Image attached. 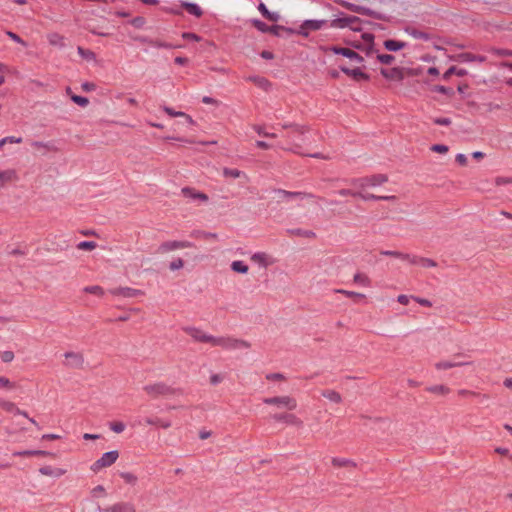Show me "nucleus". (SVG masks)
<instances>
[{
	"mask_svg": "<svg viewBox=\"0 0 512 512\" xmlns=\"http://www.w3.org/2000/svg\"><path fill=\"white\" fill-rule=\"evenodd\" d=\"M362 22L363 20L357 16L339 12V16L330 22V27L339 29L349 27L354 32H362L364 29Z\"/></svg>",
	"mask_w": 512,
	"mask_h": 512,
	"instance_id": "1",
	"label": "nucleus"
},
{
	"mask_svg": "<svg viewBox=\"0 0 512 512\" xmlns=\"http://www.w3.org/2000/svg\"><path fill=\"white\" fill-rule=\"evenodd\" d=\"M335 2L337 4H339L341 7L345 8L353 13H357V14L364 15V16H369L373 19L381 20V21H389L390 20V16H388L384 13L372 10L369 7L357 5V4H354V3H351V2H348L345 0H336Z\"/></svg>",
	"mask_w": 512,
	"mask_h": 512,
	"instance_id": "2",
	"label": "nucleus"
},
{
	"mask_svg": "<svg viewBox=\"0 0 512 512\" xmlns=\"http://www.w3.org/2000/svg\"><path fill=\"white\" fill-rule=\"evenodd\" d=\"M143 390L152 398H157L159 396H171L182 392L181 389L173 388L164 382L145 385Z\"/></svg>",
	"mask_w": 512,
	"mask_h": 512,
	"instance_id": "3",
	"label": "nucleus"
},
{
	"mask_svg": "<svg viewBox=\"0 0 512 512\" xmlns=\"http://www.w3.org/2000/svg\"><path fill=\"white\" fill-rule=\"evenodd\" d=\"M388 181V176L386 174H374L371 176H365L360 178H353L350 180V184L359 187L365 188L368 186H379Z\"/></svg>",
	"mask_w": 512,
	"mask_h": 512,
	"instance_id": "4",
	"label": "nucleus"
},
{
	"mask_svg": "<svg viewBox=\"0 0 512 512\" xmlns=\"http://www.w3.org/2000/svg\"><path fill=\"white\" fill-rule=\"evenodd\" d=\"M321 50H323L324 52H332L336 55L344 56V57H346L352 61H355L357 63L364 62V58L358 52H356L352 49H349V48L341 47L338 45H331V46H325V47L322 46Z\"/></svg>",
	"mask_w": 512,
	"mask_h": 512,
	"instance_id": "5",
	"label": "nucleus"
},
{
	"mask_svg": "<svg viewBox=\"0 0 512 512\" xmlns=\"http://www.w3.org/2000/svg\"><path fill=\"white\" fill-rule=\"evenodd\" d=\"M326 24L327 20L307 19L302 22L299 29H296L294 34L307 38L309 36V31L320 30Z\"/></svg>",
	"mask_w": 512,
	"mask_h": 512,
	"instance_id": "6",
	"label": "nucleus"
},
{
	"mask_svg": "<svg viewBox=\"0 0 512 512\" xmlns=\"http://www.w3.org/2000/svg\"><path fill=\"white\" fill-rule=\"evenodd\" d=\"M118 457H119V453L117 450L105 452L104 454H102V456L98 460H96L92 464L91 470H93L94 472H98L102 468L109 467L116 462Z\"/></svg>",
	"mask_w": 512,
	"mask_h": 512,
	"instance_id": "7",
	"label": "nucleus"
},
{
	"mask_svg": "<svg viewBox=\"0 0 512 512\" xmlns=\"http://www.w3.org/2000/svg\"><path fill=\"white\" fill-rule=\"evenodd\" d=\"M263 403L267 405H276L278 407H285L288 410H294L297 407V402L290 396H275L263 399Z\"/></svg>",
	"mask_w": 512,
	"mask_h": 512,
	"instance_id": "8",
	"label": "nucleus"
},
{
	"mask_svg": "<svg viewBox=\"0 0 512 512\" xmlns=\"http://www.w3.org/2000/svg\"><path fill=\"white\" fill-rule=\"evenodd\" d=\"M339 69L355 82H369L371 79L370 75L364 72L361 67L349 68L345 65H340Z\"/></svg>",
	"mask_w": 512,
	"mask_h": 512,
	"instance_id": "9",
	"label": "nucleus"
},
{
	"mask_svg": "<svg viewBox=\"0 0 512 512\" xmlns=\"http://www.w3.org/2000/svg\"><path fill=\"white\" fill-rule=\"evenodd\" d=\"M98 512H137L136 506L134 503L130 501H120L116 502L111 506L106 508H102L99 504H97Z\"/></svg>",
	"mask_w": 512,
	"mask_h": 512,
	"instance_id": "10",
	"label": "nucleus"
},
{
	"mask_svg": "<svg viewBox=\"0 0 512 512\" xmlns=\"http://www.w3.org/2000/svg\"><path fill=\"white\" fill-rule=\"evenodd\" d=\"M194 246H195L194 243H192L190 241H178V240L165 241V242L161 243L160 246L158 247V252L159 253H167L169 251H173L176 249L192 248Z\"/></svg>",
	"mask_w": 512,
	"mask_h": 512,
	"instance_id": "11",
	"label": "nucleus"
},
{
	"mask_svg": "<svg viewBox=\"0 0 512 512\" xmlns=\"http://www.w3.org/2000/svg\"><path fill=\"white\" fill-rule=\"evenodd\" d=\"M380 74L389 81L402 82L405 78L404 67L380 68Z\"/></svg>",
	"mask_w": 512,
	"mask_h": 512,
	"instance_id": "12",
	"label": "nucleus"
},
{
	"mask_svg": "<svg viewBox=\"0 0 512 512\" xmlns=\"http://www.w3.org/2000/svg\"><path fill=\"white\" fill-rule=\"evenodd\" d=\"M275 193L278 194L279 199L281 200H291V199H305V198H313L314 195L307 192L301 191H287L284 189H276Z\"/></svg>",
	"mask_w": 512,
	"mask_h": 512,
	"instance_id": "13",
	"label": "nucleus"
},
{
	"mask_svg": "<svg viewBox=\"0 0 512 512\" xmlns=\"http://www.w3.org/2000/svg\"><path fill=\"white\" fill-rule=\"evenodd\" d=\"M451 59L453 61H457V62H461V63L475 62V61L483 63L486 61L487 58H486V56L480 55V54H473L470 52H462V53L452 56Z\"/></svg>",
	"mask_w": 512,
	"mask_h": 512,
	"instance_id": "14",
	"label": "nucleus"
},
{
	"mask_svg": "<svg viewBox=\"0 0 512 512\" xmlns=\"http://www.w3.org/2000/svg\"><path fill=\"white\" fill-rule=\"evenodd\" d=\"M110 292L112 295L122 296L124 298H134V297H138V296H141L144 294V292L142 290L134 289V288H130V287H118V288L112 289Z\"/></svg>",
	"mask_w": 512,
	"mask_h": 512,
	"instance_id": "15",
	"label": "nucleus"
},
{
	"mask_svg": "<svg viewBox=\"0 0 512 512\" xmlns=\"http://www.w3.org/2000/svg\"><path fill=\"white\" fill-rule=\"evenodd\" d=\"M183 331L190 335L195 341L201 342V343H209L210 335L202 332V330L196 328V327H184Z\"/></svg>",
	"mask_w": 512,
	"mask_h": 512,
	"instance_id": "16",
	"label": "nucleus"
},
{
	"mask_svg": "<svg viewBox=\"0 0 512 512\" xmlns=\"http://www.w3.org/2000/svg\"><path fill=\"white\" fill-rule=\"evenodd\" d=\"M181 193L184 197L190 198L192 200H199L202 202H207L209 200V197L207 194H205L201 191H197L196 189H194L192 187L187 186V187L182 188Z\"/></svg>",
	"mask_w": 512,
	"mask_h": 512,
	"instance_id": "17",
	"label": "nucleus"
},
{
	"mask_svg": "<svg viewBox=\"0 0 512 512\" xmlns=\"http://www.w3.org/2000/svg\"><path fill=\"white\" fill-rule=\"evenodd\" d=\"M273 420L276 422H283L289 425H300L302 424L301 420L296 417L294 414L290 413H276L271 416Z\"/></svg>",
	"mask_w": 512,
	"mask_h": 512,
	"instance_id": "18",
	"label": "nucleus"
},
{
	"mask_svg": "<svg viewBox=\"0 0 512 512\" xmlns=\"http://www.w3.org/2000/svg\"><path fill=\"white\" fill-rule=\"evenodd\" d=\"M181 8L186 10L190 15H193L196 18H200L203 16V10L202 8L194 3V2H188V1H182L181 2Z\"/></svg>",
	"mask_w": 512,
	"mask_h": 512,
	"instance_id": "19",
	"label": "nucleus"
},
{
	"mask_svg": "<svg viewBox=\"0 0 512 512\" xmlns=\"http://www.w3.org/2000/svg\"><path fill=\"white\" fill-rule=\"evenodd\" d=\"M383 46L387 51L397 52L404 49L407 43L396 39H386L383 42Z\"/></svg>",
	"mask_w": 512,
	"mask_h": 512,
	"instance_id": "20",
	"label": "nucleus"
},
{
	"mask_svg": "<svg viewBox=\"0 0 512 512\" xmlns=\"http://www.w3.org/2000/svg\"><path fill=\"white\" fill-rule=\"evenodd\" d=\"M251 344L242 339H236L232 337H228L226 348L228 350H236V349H248Z\"/></svg>",
	"mask_w": 512,
	"mask_h": 512,
	"instance_id": "21",
	"label": "nucleus"
},
{
	"mask_svg": "<svg viewBox=\"0 0 512 512\" xmlns=\"http://www.w3.org/2000/svg\"><path fill=\"white\" fill-rule=\"evenodd\" d=\"M64 356L68 360L67 365L71 367L80 368L83 365L84 359L79 353L66 352Z\"/></svg>",
	"mask_w": 512,
	"mask_h": 512,
	"instance_id": "22",
	"label": "nucleus"
},
{
	"mask_svg": "<svg viewBox=\"0 0 512 512\" xmlns=\"http://www.w3.org/2000/svg\"><path fill=\"white\" fill-rule=\"evenodd\" d=\"M13 456L15 457H30V456H54L52 452L45 451V450H22V451H16L13 453Z\"/></svg>",
	"mask_w": 512,
	"mask_h": 512,
	"instance_id": "23",
	"label": "nucleus"
},
{
	"mask_svg": "<svg viewBox=\"0 0 512 512\" xmlns=\"http://www.w3.org/2000/svg\"><path fill=\"white\" fill-rule=\"evenodd\" d=\"M281 31L287 33L288 35H292L296 32V29L291 28V27H286L283 25L274 24V25L269 26L267 33H270L277 37H281V33H280Z\"/></svg>",
	"mask_w": 512,
	"mask_h": 512,
	"instance_id": "24",
	"label": "nucleus"
},
{
	"mask_svg": "<svg viewBox=\"0 0 512 512\" xmlns=\"http://www.w3.org/2000/svg\"><path fill=\"white\" fill-rule=\"evenodd\" d=\"M468 74V71L463 68H458L457 66L449 67L444 74L442 75V79L447 81L450 79L452 75H457L458 77H464Z\"/></svg>",
	"mask_w": 512,
	"mask_h": 512,
	"instance_id": "25",
	"label": "nucleus"
},
{
	"mask_svg": "<svg viewBox=\"0 0 512 512\" xmlns=\"http://www.w3.org/2000/svg\"><path fill=\"white\" fill-rule=\"evenodd\" d=\"M286 232L291 236L304 237V238H315L316 233L312 230H305L302 228L287 229Z\"/></svg>",
	"mask_w": 512,
	"mask_h": 512,
	"instance_id": "26",
	"label": "nucleus"
},
{
	"mask_svg": "<svg viewBox=\"0 0 512 512\" xmlns=\"http://www.w3.org/2000/svg\"><path fill=\"white\" fill-rule=\"evenodd\" d=\"M405 31L411 35L413 38L415 39H421V40H424V41H428L431 39V36L429 33L425 32V31H422V30H419L417 28H414V27H407L405 29Z\"/></svg>",
	"mask_w": 512,
	"mask_h": 512,
	"instance_id": "27",
	"label": "nucleus"
},
{
	"mask_svg": "<svg viewBox=\"0 0 512 512\" xmlns=\"http://www.w3.org/2000/svg\"><path fill=\"white\" fill-rule=\"evenodd\" d=\"M145 422L148 425L159 426V427L164 428V429H167V428L171 427V422L169 420H163V419L158 418V417H147L145 419Z\"/></svg>",
	"mask_w": 512,
	"mask_h": 512,
	"instance_id": "28",
	"label": "nucleus"
},
{
	"mask_svg": "<svg viewBox=\"0 0 512 512\" xmlns=\"http://www.w3.org/2000/svg\"><path fill=\"white\" fill-rule=\"evenodd\" d=\"M430 90L432 92H437V93L446 95L449 98H452L455 95V91H454L453 88L447 87V86H444V85H433V86L430 87Z\"/></svg>",
	"mask_w": 512,
	"mask_h": 512,
	"instance_id": "29",
	"label": "nucleus"
},
{
	"mask_svg": "<svg viewBox=\"0 0 512 512\" xmlns=\"http://www.w3.org/2000/svg\"><path fill=\"white\" fill-rule=\"evenodd\" d=\"M39 472L45 476L60 477L64 474V470L60 468H53L52 466H43L39 469Z\"/></svg>",
	"mask_w": 512,
	"mask_h": 512,
	"instance_id": "30",
	"label": "nucleus"
},
{
	"mask_svg": "<svg viewBox=\"0 0 512 512\" xmlns=\"http://www.w3.org/2000/svg\"><path fill=\"white\" fill-rule=\"evenodd\" d=\"M321 395L324 398L330 400L331 402H334V403H337V404L342 401V397H341L340 393H338L335 390H330V389L323 390L321 392Z\"/></svg>",
	"mask_w": 512,
	"mask_h": 512,
	"instance_id": "31",
	"label": "nucleus"
},
{
	"mask_svg": "<svg viewBox=\"0 0 512 512\" xmlns=\"http://www.w3.org/2000/svg\"><path fill=\"white\" fill-rule=\"evenodd\" d=\"M231 270L236 273L246 274L249 266L242 260H235L231 263Z\"/></svg>",
	"mask_w": 512,
	"mask_h": 512,
	"instance_id": "32",
	"label": "nucleus"
},
{
	"mask_svg": "<svg viewBox=\"0 0 512 512\" xmlns=\"http://www.w3.org/2000/svg\"><path fill=\"white\" fill-rule=\"evenodd\" d=\"M331 462L334 467H347V466L356 467L355 462H353L350 459H346V458L334 457V458H332Z\"/></svg>",
	"mask_w": 512,
	"mask_h": 512,
	"instance_id": "33",
	"label": "nucleus"
},
{
	"mask_svg": "<svg viewBox=\"0 0 512 512\" xmlns=\"http://www.w3.org/2000/svg\"><path fill=\"white\" fill-rule=\"evenodd\" d=\"M77 52L84 60L92 61L96 59V54L92 50L86 49L82 46L77 47Z\"/></svg>",
	"mask_w": 512,
	"mask_h": 512,
	"instance_id": "34",
	"label": "nucleus"
},
{
	"mask_svg": "<svg viewBox=\"0 0 512 512\" xmlns=\"http://www.w3.org/2000/svg\"><path fill=\"white\" fill-rule=\"evenodd\" d=\"M49 43L54 46L64 47L65 46V37L58 34V33H52L48 37Z\"/></svg>",
	"mask_w": 512,
	"mask_h": 512,
	"instance_id": "35",
	"label": "nucleus"
},
{
	"mask_svg": "<svg viewBox=\"0 0 512 512\" xmlns=\"http://www.w3.org/2000/svg\"><path fill=\"white\" fill-rule=\"evenodd\" d=\"M283 129H293L294 132L298 134H304L308 131V127L296 123H284L281 125Z\"/></svg>",
	"mask_w": 512,
	"mask_h": 512,
	"instance_id": "36",
	"label": "nucleus"
},
{
	"mask_svg": "<svg viewBox=\"0 0 512 512\" xmlns=\"http://www.w3.org/2000/svg\"><path fill=\"white\" fill-rule=\"evenodd\" d=\"M337 292L342 293L346 295L347 297H350L353 299L355 303H359L360 301H363L366 297L362 293L354 292V291H347V290H337Z\"/></svg>",
	"mask_w": 512,
	"mask_h": 512,
	"instance_id": "37",
	"label": "nucleus"
},
{
	"mask_svg": "<svg viewBox=\"0 0 512 512\" xmlns=\"http://www.w3.org/2000/svg\"><path fill=\"white\" fill-rule=\"evenodd\" d=\"M241 175H245L243 171L235 169V168H228L225 167L223 169V176L226 178H239Z\"/></svg>",
	"mask_w": 512,
	"mask_h": 512,
	"instance_id": "38",
	"label": "nucleus"
},
{
	"mask_svg": "<svg viewBox=\"0 0 512 512\" xmlns=\"http://www.w3.org/2000/svg\"><path fill=\"white\" fill-rule=\"evenodd\" d=\"M353 280L355 283L363 285V286H370V283H371L369 277L366 274L361 273V272H357L354 275Z\"/></svg>",
	"mask_w": 512,
	"mask_h": 512,
	"instance_id": "39",
	"label": "nucleus"
},
{
	"mask_svg": "<svg viewBox=\"0 0 512 512\" xmlns=\"http://www.w3.org/2000/svg\"><path fill=\"white\" fill-rule=\"evenodd\" d=\"M426 390L428 392H431L434 394H441V395H445V394L449 393V391H450L449 387H447L445 385L429 386L426 388Z\"/></svg>",
	"mask_w": 512,
	"mask_h": 512,
	"instance_id": "40",
	"label": "nucleus"
},
{
	"mask_svg": "<svg viewBox=\"0 0 512 512\" xmlns=\"http://www.w3.org/2000/svg\"><path fill=\"white\" fill-rule=\"evenodd\" d=\"M251 24L254 28H256L258 31L262 33H267L269 29V25H267L265 22H263L260 19H251Z\"/></svg>",
	"mask_w": 512,
	"mask_h": 512,
	"instance_id": "41",
	"label": "nucleus"
},
{
	"mask_svg": "<svg viewBox=\"0 0 512 512\" xmlns=\"http://www.w3.org/2000/svg\"><path fill=\"white\" fill-rule=\"evenodd\" d=\"M377 60L384 65H390L395 61V56L392 54H381L377 53Z\"/></svg>",
	"mask_w": 512,
	"mask_h": 512,
	"instance_id": "42",
	"label": "nucleus"
},
{
	"mask_svg": "<svg viewBox=\"0 0 512 512\" xmlns=\"http://www.w3.org/2000/svg\"><path fill=\"white\" fill-rule=\"evenodd\" d=\"M71 101L80 107H86L89 104V99L87 97L76 94L71 95Z\"/></svg>",
	"mask_w": 512,
	"mask_h": 512,
	"instance_id": "43",
	"label": "nucleus"
},
{
	"mask_svg": "<svg viewBox=\"0 0 512 512\" xmlns=\"http://www.w3.org/2000/svg\"><path fill=\"white\" fill-rule=\"evenodd\" d=\"M119 475L125 481V483L130 485H135L138 480L137 476L130 472H120Z\"/></svg>",
	"mask_w": 512,
	"mask_h": 512,
	"instance_id": "44",
	"label": "nucleus"
},
{
	"mask_svg": "<svg viewBox=\"0 0 512 512\" xmlns=\"http://www.w3.org/2000/svg\"><path fill=\"white\" fill-rule=\"evenodd\" d=\"M97 247V243L94 241H81L77 244L79 250L92 251Z\"/></svg>",
	"mask_w": 512,
	"mask_h": 512,
	"instance_id": "45",
	"label": "nucleus"
},
{
	"mask_svg": "<svg viewBox=\"0 0 512 512\" xmlns=\"http://www.w3.org/2000/svg\"><path fill=\"white\" fill-rule=\"evenodd\" d=\"M228 337H215L210 335L209 343H211L213 346H220L222 348H226Z\"/></svg>",
	"mask_w": 512,
	"mask_h": 512,
	"instance_id": "46",
	"label": "nucleus"
},
{
	"mask_svg": "<svg viewBox=\"0 0 512 512\" xmlns=\"http://www.w3.org/2000/svg\"><path fill=\"white\" fill-rule=\"evenodd\" d=\"M461 363H452V361H440L435 364L436 369L438 370H447L454 367H460Z\"/></svg>",
	"mask_w": 512,
	"mask_h": 512,
	"instance_id": "47",
	"label": "nucleus"
},
{
	"mask_svg": "<svg viewBox=\"0 0 512 512\" xmlns=\"http://www.w3.org/2000/svg\"><path fill=\"white\" fill-rule=\"evenodd\" d=\"M255 85H257L258 87L262 88L265 91H268L272 86L271 82L263 76H259V78H256Z\"/></svg>",
	"mask_w": 512,
	"mask_h": 512,
	"instance_id": "48",
	"label": "nucleus"
},
{
	"mask_svg": "<svg viewBox=\"0 0 512 512\" xmlns=\"http://www.w3.org/2000/svg\"><path fill=\"white\" fill-rule=\"evenodd\" d=\"M381 254L385 255V256L399 258V259L409 258V254H405L400 251L384 250V251H381Z\"/></svg>",
	"mask_w": 512,
	"mask_h": 512,
	"instance_id": "49",
	"label": "nucleus"
},
{
	"mask_svg": "<svg viewBox=\"0 0 512 512\" xmlns=\"http://www.w3.org/2000/svg\"><path fill=\"white\" fill-rule=\"evenodd\" d=\"M84 291L97 296H102L104 294L103 288L98 285L87 286L85 287Z\"/></svg>",
	"mask_w": 512,
	"mask_h": 512,
	"instance_id": "50",
	"label": "nucleus"
},
{
	"mask_svg": "<svg viewBox=\"0 0 512 512\" xmlns=\"http://www.w3.org/2000/svg\"><path fill=\"white\" fill-rule=\"evenodd\" d=\"M129 23L133 27L140 29L146 24V19L143 16H136Z\"/></svg>",
	"mask_w": 512,
	"mask_h": 512,
	"instance_id": "51",
	"label": "nucleus"
},
{
	"mask_svg": "<svg viewBox=\"0 0 512 512\" xmlns=\"http://www.w3.org/2000/svg\"><path fill=\"white\" fill-rule=\"evenodd\" d=\"M181 36L184 40L187 41L199 42L202 40V37L194 32H183Z\"/></svg>",
	"mask_w": 512,
	"mask_h": 512,
	"instance_id": "52",
	"label": "nucleus"
},
{
	"mask_svg": "<svg viewBox=\"0 0 512 512\" xmlns=\"http://www.w3.org/2000/svg\"><path fill=\"white\" fill-rule=\"evenodd\" d=\"M193 235H196L197 237H202L204 239H217L218 235L216 233L212 232H206L202 230L194 231Z\"/></svg>",
	"mask_w": 512,
	"mask_h": 512,
	"instance_id": "53",
	"label": "nucleus"
},
{
	"mask_svg": "<svg viewBox=\"0 0 512 512\" xmlns=\"http://www.w3.org/2000/svg\"><path fill=\"white\" fill-rule=\"evenodd\" d=\"M92 497H103L106 496V489L103 485H97L91 490Z\"/></svg>",
	"mask_w": 512,
	"mask_h": 512,
	"instance_id": "54",
	"label": "nucleus"
},
{
	"mask_svg": "<svg viewBox=\"0 0 512 512\" xmlns=\"http://www.w3.org/2000/svg\"><path fill=\"white\" fill-rule=\"evenodd\" d=\"M109 426H110V429L115 433H121L125 429V424L120 421L110 422Z\"/></svg>",
	"mask_w": 512,
	"mask_h": 512,
	"instance_id": "55",
	"label": "nucleus"
},
{
	"mask_svg": "<svg viewBox=\"0 0 512 512\" xmlns=\"http://www.w3.org/2000/svg\"><path fill=\"white\" fill-rule=\"evenodd\" d=\"M363 52L367 57L372 56L375 53H378V49L375 48V44L371 45H365L363 44L362 49L360 50Z\"/></svg>",
	"mask_w": 512,
	"mask_h": 512,
	"instance_id": "56",
	"label": "nucleus"
},
{
	"mask_svg": "<svg viewBox=\"0 0 512 512\" xmlns=\"http://www.w3.org/2000/svg\"><path fill=\"white\" fill-rule=\"evenodd\" d=\"M23 140L21 137L8 136L0 139V148L3 147L6 143H21Z\"/></svg>",
	"mask_w": 512,
	"mask_h": 512,
	"instance_id": "57",
	"label": "nucleus"
},
{
	"mask_svg": "<svg viewBox=\"0 0 512 512\" xmlns=\"http://www.w3.org/2000/svg\"><path fill=\"white\" fill-rule=\"evenodd\" d=\"M361 38L364 41L365 45L375 44V35L373 33L364 32L361 34Z\"/></svg>",
	"mask_w": 512,
	"mask_h": 512,
	"instance_id": "58",
	"label": "nucleus"
},
{
	"mask_svg": "<svg viewBox=\"0 0 512 512\" xmlns=\"http://www.w3.org/2000/svg\"><path fill=\"white\" fill-rule=\"evenodd\" d=\"M431 151L435 152V153H439V154H445L448 152L449 150V147L445 144H433L431 147H430Z\"/></svg>",
	"mask_w": 512,
	"mask_h": 512,
	"instance_id": "59",
	"label": "nucleus"
},
{
	"mask_svg": "<svg viewBox=\"0 0 512 512\" xmlns=\"http://www.w3.org/2000/svg\"><path fill=\"white\" fill-rule=\"evenodd\" d=\"M433 123L440 126H449L452 120L448 117H436L432 119Z\"/></svg>",
	"mask_w": 512,
	"mask_h": 512,
	"instance_id": "60",
	"label": "nucleus"
},
{
	"mask_svg": "<svg viewBox=\"0 0 512 512\" xmlns=\"http://www.w3.org/2000/svg\"><path fill=\"white\" fill-rule=\"evenodd\" d=\"M357 194H358V197L364 201H370V200L379 201V198H380L379 195H375V194H371V193H362L360 191Z\"/></svg>",
	"mask_w": 512,
	"mask_h": 512,
	"instance_id": "61",
	"label": "nucleus"
},
{
	"mask_svg": "<svg viewBox=\"0 0 512 512\" xmlns=\"http://www.w3.org/2000/svg\"><path fill=\"white\" fill-rule=\"evenodd\" d=\"M492 52H493L494 55H497L499 57H509V56H512V51L509 50V49L494 48L492 50Z\"/></svg>",
	"mask_w": 512,
	"mask_h": 512,
	"instance_id": "62",
	"label": "nucleus"
},
{
	"mask_svg": "<svg viewBox=\"0 0 512 512\" xmlns=\"http://www.w3.org/2000/svg\"><path fill=\"white\" fill-rule=\"evenodd\" d=\"M184 266V261L182 258H177L173 261L170 262L169 264V269L172 270V271H175V270H179L181 268H183Z\"/></svg>",
	"mask_w": 512,
	"mask_h": 512,
	"instance_id": "63",
	"label": "nucleus"
},
{
	"mask_svg": "<svg viewBox=\"0 0 512 512\" xmlns=\"http://www.w3.org/2000/svg\"><path fill=\"white\" fill-rule=\"evenodd\" d=\"M420 265L424 268H432L436 267L437 263L433 259L422 257L420 260Z\"/></svg>",
	"mask_w": 512,
	"mask_h": 512,
	"instance_id": "64",
	"label": "nucleus"
}]
</instances>
